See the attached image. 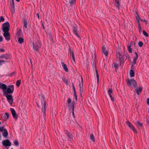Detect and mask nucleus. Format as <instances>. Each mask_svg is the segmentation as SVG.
I'll use <instances>...</instances> for the list:
<instances>
[{"label": "nucleus", "instance_id": "51", "mask_svg": "<svg viewBox=\"0 0 149 149\" xmlns=\"http://www.w3.org/2000/svg\"><path fill=\"white\" fill-rule=\"evenodd\" d=\"M132 130L134 132L136 133H137V131H136V129H135V127Z\"/></svg>", "mask_w": 149, "mask_h": 149}, {"label": "nucleus", "instance_id": "26", "mask_svg": "<svg viewBox=\"0 0 149 149\" xmlns=\"http://www.w3.org/2000/svg\"><path fill=\"white\" fill-rule=\"evenodd\" d=\"M130 74L131 77H133L134 76V73L133 70H131L130 71Z\"/></svg>", "mask_w": 149, "mask_h": 149}, {"label": "nucleus", "instance_id": "64", "mask_svg": "<svg viewBox=\"0 0 149 149\" xmlns=\"http://www.w3.org/2000/svg\"><path fill=\"white\" fill-rule=\"evenodd\" d=\"M134 127L133 126H132V127L131 128H130V129H131V130H132L133 129H134Z\"/></svg>", "mask_w": 149, "mask_h": 149}, {"label": "nucleus", "instance_id": "42", "mask_svg": "<svg viewBox=\"0 0 149 149\" xmlns=\"http://www.w3.org/2000/svg\"><path fill=\"white\" fill-rule=\"evenodd\" d=\"M112 68H115L116 71L118 68V66H112Z\"/></svg>", "mask_w": 149, "mask_h": 149}, {"label": "nucleus", "instance_id": "23", "mask_svg": "<svg viewBox=\"0 0 149 149\" xmlns=\"http://www.w3.org/2000/svg\"><path fill=\"white\" fill-rule=\"evenodd\" d=\"M126 123L127 126L130 128H131L133 126V125L129 121H127Z\"/></svg>", "mask_w": 149, "mask_h": 149}, {"label": "nucleus", "instance_id": "12", "mask_svg": "<svg viewBox=\"0 0 149 149\" xmlns=\"http://www.w3.org/2000/svg\"><path fill=\"white\" fill-rule=\"evenodd\" d=\"M73 32L77 36L79 37V35L77 33V26H74L73 27Z\"/></svg>", "mask_w": 149, "mask_h": 149}, {"label": "nucleus", "instance_id": "4", "mask_svg": "<svg viewBox=\"0 0 149 149\" xmlns=\"http://www.w3.org/2000/svg\"><path fill=\"white\" fill-rule=\"evenodd\" d=\"M10 26L8 22H7L3 24L2 26V30L3 32H8Z\"/></svg>", "mask_w": 149, "mask_h": 149}, {"label": "nucleus", "instance_id": "13", "mask_svg": "<svg viewBox=\"0 0 149 149\" xmlns=\"http://www.w3.org/2000/svg\"><path fill=\"white\" fill-rule=\"evenodd\" d=\"M142 87H140L139 88H136L135 89V91L137 94L139 95V93H141L142 91Z\"/></svg>", "mask_w": 149, "mask_h": 149}, {"label": "nucleus", "instance_id": "58", "mask_svg": "<svg viewBox=\"0 0 149 149\" xmlns=\"http://www.w3.org/2000/svg\"><path fill=\"white\" fill-rule=\"evenodd\" d=\"M0 51H1L2 52H4V49L3 48L0 49Z\"/></svg>", "mask_w": 149, "mask_h": 149}, {"label": "nucleus", "instance_id": "33", "mask_svg": "<svg viewBox=\"0 0 149 149\" xmlns=\"http://www.w3.org/2000/svg\"><path fill=\"white\" fill-rule=\"evenodd\" d=\"M112 93V89L111 88H109L108 90V93L109 96L111 95V94Z\"/></svg>", "mask_w": 149, "mask_h": 149}, {"label": "nucleus", "instance_id": "9", "mask_svg": "<svg viewBox=\"0 0 149 149\" xmlns=\"http://www.w3.org/2000/svg\"><path fill=\"white\" fill-rule=\"evenodd\" d=\"M3 35L7 41H9L10 40V38L9 37L10 34L8 32H4Z\"/></svg>", "mask_w": 149, "mask_h": 149}, {"label": "nucleus", "instance_id": "21", "mask_svg": "<svg viewBox=\"0 0 149 149\" xmlns=\"http://www.w3.org/2000/svg\"><path fill=\"white\" fill-rule=\"evenodd\" d=\"M65 133L67 135L69 139H71L72 138V134H70L68 131H66L65 132Z\"/></svg>", "mask_w": 149, "mask_h": 149}, {"label": "nucleus", "instance_id": "15", "mask_svg": "<svg viewBox=\"0 0 149 149\" xmlns=\"http://www.w3.org/2000/svg\"><path fill=\"white\" fill-rule=\"evenodd\" d=\"M92 58L93 59V60L94 61L96 58V55L95 53H94V54H92ZM92 64L93 65H95L96 64V62L95 61H94L93 62H92Z\"/></svg>", "mask_w": 149, "mask_h": 149}, {"label": "nucleus", "instance_id": "45", "mask_svg": "<svg viewBox=\"0 0 149 149\" xmlns=\"http://www.w3.org/2000/svg\"><path fill=\"white\" fill-rule=\"evenodd\" d=\"M74 102L73 101H72V110H74Z\"/></svg>", "mask_w": 149, "mask_h": 149}, {"label": "nucleus", "instance_id": "25", "mask_svg": "<svg viewBox=\"0 0 149 149\" xmlns=\"http://www.w3.org/2000/svg\"><path fill=\"white\" fill-rule=\"evenodd\" d=\"M127 46L128 51L129 52L131 53L132 52V48L131 47V45H129L128 44L127 45Z\"/></svg>", "mask_w": 149, "mask_h": 149}, {"label": "nucleus", "instance_id": "37", "mask_svg": "<svg viewBox=\"0 0 149 149\" xmlns=\"http://www.w3.org/2000/svg\"><path fill=\"white\" fill-rule=\"evenodd\" d=\"M143 35L146 37H148V34L144 31H143Z\"/></svg>", "mask_w": 149, "mask_h": 149}, {"label": "nucleus", "instance_id": "28", "mask_svg": "<svg viewBox=\"0 0 149 149\" xmlns=\"http://www.w3.org/2000/svg\"><path fill=\"white\" fill-rule=\"evenodd\" d=\"M115 5L116 6L118 7L119 8L120 6V3L118 1L116 0V3H115Z\"/></svg>", "mask_w": 149, "mask_h": 149}, {"label": "nucleus", "instance_id": "54", "mask_svg": "<svg viewBox=\"0 0 149 149\" xmlns=\"http://www.w3.org/2000/svg\"><path fill=\"white\" fill-rule=\"evenodd\" d=\"M97 84H98L99 83V76H97Z\"/></svg>", "mask_w": 149, "mask_h": 149}, {"label": "nucleus", "instance_id": "63", "mask_svg": "<svg viewBox=\"0 0 149 149\" xmlns=\"http://www.w3.org/2000/svg\"><path fill=\"white\" fill-rule=\"evenodd\" d=\"M74 110H72V114H73V115L74 117Z\"/></svg>", "mask_w": 149, "mask_h": 149}, {"label": "nucleus", "instance_id": "10", "mask_svg": "<svg viewBox=\"0 0 149 149\" xmlns=\"http://www.w3.org/2000/svg\"><path fill=\"white\" fill-rule=\"evenodd\" d=\"M6 88L7 86L5 84L0 82V88L3 90V92Z\"/></svg>", "mask_w": 149, "mask_h": 149}, {"label": "nucleus", "instance_id": "34", "mask_svg": "<svg viewBox=\"0 0 149 149\" xmlns=\"http://www.w3.org/2000/svg\"><path fill=\"white\" fill-rule=\"evenodd\" d=\"M63 68L66 72H68V70L67 67V66H62Z\"/></svg>", "mask_w": 149, "mask_h": 149}, {"label": "nucleus", "instance_id": "52", "mask_svg": "<svg viewBox=\"0 0 149 149\" xmlns=\"http://www.w3.org/2000/svg\"><path fill=\"white\" fill-rule=\"evenodd\" d=\"M132 130L134 132L136 133H137V131H136V129H135V127Z\"/></svg>", "mask_w": 149, "mask_h": 149}, {"label": "nucleus", "instance_id": "62", "mask_svg": "<svg viewBox=\"0 0 149 149\" xmlns=\"http://www.w3.org/2000/svg\"><path fill=\"white\" fill-rule=\"evenodd\" d=\"M65 83L66 85H67L68 84V82L67 81H65Z\"/></svg>", "mask_w": 149, "mask_h": 149}, {"label": "nucleus", "instance_id": "5", "mask_svg": "<svg viewBox=\"0 0 149 149\" xmlns=\"http://www.w3.org/2000/svg\"><path fill=\"white\" fill-rule=\"evenodd\" d=\"M46 102L45 101L44 102L43 105L42 107V112L43 117L45 119L46 118Z\"/></svg>", "mask_w": 149, "mask_h": 149}, {"label": "nucleus", "instance_id": "3", "mask_svg": "<svg viewBox=\"0 0 149 149\" xmlns=\"http://www.w3.org/2000/svg\"><path fill=\"white\" fill-rule=\"evenodd\" d=\"M126 82L128 86H131L132 85L134 88L137 86L136 82L134 78L130 79H128L127 80Z\"/></svg>", "mask_w": 149, "mask_h": 149}, {"label": "nucleus", "instance_id": "46", "mask_svg": "<svg viewBox=\"0 0 149 149\" xmlns=\"http://www.w3.org/2000/svg\"><path fill=\"white\" fill-rule=\"evenodd\" d=\"M79 90H80V94L81 95V97L82 93V92H83V89L82 88V89H79Z\"/></svg>", "mask_w": 149, "mask_h": 149}, {"label": "nucleus", "instance_id": "16", "mask_svg": "<svg viewBox=\"0 0 149 149\" xmlns=\"http://www.w3.org/2000/svg\"><path fill=\"white\" fill-rule=\"evenodd\" d=\"M10 10L12 13H14L15 12V5L14 3H11V5Z\"/></svg>", "mask_w": 149, "mask_h": 149}, {"label": "nucleus", "instance_id": "7", "mask_svg": "<svg viewBox=\"0 0 149 149\" xmlns=\"http://www.w3.org/2000/svg\"><path fill=\"white\" fill-rule=\"evenodd\" d=\"M70 53L72 58V63L73 65L76 64L74 53L73 51L71 49L70 50Z\"/></svg>", "mask_w": 149, "mask_h": 149}, {"label": "nucleus", "instance_id": "48", "mask_svg": "<svg viewBox=\"0 0 149 149\" xmlns=\"http://www.w3.org/2000/svg\"><path fill=\"white\" fill-rule=\"evenodd\" d=\"M72 88H73V91H74V93H76V92L75 89V87H74V85L73 83H72Z\"/></svg>", "mask_w": 149, "mask_h": 149}, {"label": "nucleus", "instance_id": "39", "mask_svg": "<svg viewBox=\"0 0 149 149\" xmlns=\"http://www.w3.org/2000/svg\"><path fill=\"white\" fill-rule=\"evenodd\" d=\"M137 125L140 127H141L143 125L139 121H137Z\"/></svg>", "mask_w": 149, "mask_h": 149}, {"label": "nucleus", "instance_id": "32", "mask_svg": "<svg viewBox=\"0 0 149 149\" xmlns=\"http://www.w3.org/2000/svg\"><path fill=\"white\" fill-rule=\"evenodd\" d=\"M90 139L93 142L95 141V139L94 137V136L93 134H91L90 135Z\"/></svg>", "mask_w": 149, "mask_h": 149}, {"label": "nucleus", "instance_id": "31", "mask_svg": "<svg viewBox=\"0 0 149 149\" xmlns=\"http://www.w3.org/2000/svg\"><path fill=\"white\" fill-rule=\"evenodd\" d=\"M24 41V39L22 38H19L18 41L20 43H22Z\"/></svg>", "mask_w": 149, "mask_h": 149}, {"label": "nucleus", "instance_id": "6", "mask_svg": "<svg viewBox=\"0 0 149 149\" xmlns=\"http://www.w3.org/2000/svg\"><path fill=\"white\" fill-rule=\"evenodd\" d=\"M2 143L3 145L6 147L10 146L11 145V143L8 139L3 140Z\"/></svg>", "mask_w": 149, "mask_h": 149}, {"label": "nucleus", "instance_id": "19", "mask_svg": "<svg viewBox=\"0 0 149 149\" xmlns=\"http://www.w3.org/2000/svg\"><path fill=\"white\" fill-rule=\"evenodd\" d=\"M3 117L4 118V120L5 121L9 117V113L7 112L5 113Z\"/></svg>", "mask_w": 149, "mask_h": 149}, {"label": "nucleus", "instance_id": "61", "mask_svg": "<svg viewBox=\"0 0 149 149\" xmlns=\"http://www.w3.org/2000/svg\"><path fill=\"white\" fill-rule=\"evenodd\" d=\"M138 55H136V57H135V58H134V59H137L138 58Z\"/></svg>", "mask_w": 149, "mask_h": 149}, {"label": "nucleus", "instance_id": "24", "mask_svg": "<svg viewBox=\"0 0 149 149\" xmlns=\"http://www.w3.org/2000/svg\"><path fill=\"white\" fill-rule=\"evenodd\" d=\"M67 102L68 104V106H69V108H71V100L70 98H69L67 100Z\"/></svg>", "mask_w": 149, "mask_h": 149}, {"label": "nucleus", "instance_id": "30", "mask_svg": "<svg viewBox=\"0 0 149 149\" xmlns=\"http://www.w3.org/2000/svg\"><path fill=\"white\" fill-rule=\"evenodd\" d=\"M81 84L80 83L79 85V87L80 89L83 88H82L81 86H83V78L82 77V76H81Z\"/></svg>", "mask_w": 149, "mask_h": 149}, {"label": "nucleus", "instance_id": "44", "mask_svg": "<svg viewBox=\"0 0 149 149\" xmlns=\"http://www.w3.org/2000/svg\"><path fill=\"white\" fill-rule=\"evenodd\" d=\"M95 72H96V77H97V76H99V74L98 73L97 70V69L96 67V66H95Z\"/></svg>", "mask_w": 149, "mask_h": 149}, {"label": "nucleus", "instance_id": "38", "mask_svg": "<svg viewBox=\"0 0 149 149\" xmlns=\"http://www.w3.org/2000/svg\"><path fill=\"white\" fill-rule=\"evenodd\" d=\"M16 74V72L15 71H14L12 72L10 74H9V75L11 77H12L13 76L15 75Z\"/></svg>", "mask_w": 149, "mask_h": 149}, {"label": "nucleus", "instance_id": "29", "mask_svg": "<svg viewBox=\"0 0 149 149\" xmlns=\"http://www.w3.org/2000/svg\"><path fill=\"white\" fill-rule=\"evenodd\" d=\"M76 0H70L69 3L71 6L74 4L75 2L76 1Z\"/></svg>", "mask_w": 149, "mask_h": 149}, {"label": "nucleus", "instance_id": "41", "mask_svg": "<svg viewBox=\"0 0 149 149\" xmlns=\"http://www.w3.org/2000/svg\"><path fill=\"white\" fill-rule=\"evenodd\" d=\"M138 45L140 47H141L143 45V43L141 41H140L138 43Z\"/></svg>", "mask_w": 149, "mask_h": 149}, {"label": "nucleus", "instance_id": "35", "mask_svg": "<svg viewBox=\"0 0 149 149\" xmlns=\"http://www.w3.org/2000/svg\"><path fill=\"white\" fill-rule=\"evenodd\" d=\"M6 129L4 128V126H3L1 127H0V132H3Z\"/></svg>", "mask_w": 149, "mask_h": 149}, {"label": "nucleus", "instance_id": "2", "mask_svg": "<svg viewBox=\"0 0 149 149\" xmlns=\"http://www.w3.org/2000/svg\"><path fill=\"white\" fill-rule=\"evenodd\" d=\"M127 54H125L123 55H122L119 52H117V56L119 58L120 64V65L124 64L125 62L124 61V59L125 57L126 58L127 57Z\"/></svg>", "mask_w": 149, "mask_h": 149}, {"label": "nucleus", "instance_id": "36", "mask_svg": "<svg viewBox=\"0 0 149 149\" xmlns=\"http://www.w3.org/2000/svg\"><path fill=\"white\" fill-rule=\"evenodd\" d=\"M13 143L16 146H17L19 145V142L18 141H15Z\"/></svg>", "mask_w": 149, "mask_h": 149}, {"label": "nucleus", "instance_id": "20", "mask_svg": "<svg viewBox=\"0 0 149 149\" xmlns=\"http://www.w3.org/2000/svg\"><path fill=\"white\" fill-rule=\"evenodd\" d=\"M24 24V28L25 29L27 28V22L25 19H24L23 21Z\"/></svg>", "mask_w": 149, "mask_h": 149}, {"label": "nucleus", "instance_id": "18", "mask_svg": "<svg viewBox=\"0 0 149 149\" xmlns=\"http://www.w3.org/2000/svg\"><path fill=\"white\" fill-rule=\"evenodd\" d=\"M2 135L4 137H6L8 135V133L6 129H5L2 133Z\"/></svg>", "mask_w": 149, "mask_h": 149}, {"label": "nucleus", "instance_id": "59", "mask_svg": "<svg viewBox=\"0 0 149 149\" xmlns=\"http://www.w3.org/2000/svg\"><path fill=\"white\" fill-rule=\"evenodd\" d=\"M140 20H141V21H142L146 22V24L147 23V21L146 20H145V19L142 20V19H140Z\"/></svg>", "mask_w": 149, "mask_h": 149}, {"label": "nucleus", "instance_id": "8", "mask_svg": "<svg viewBox=\"0 0 149 149\" xmlns=\"http://www.w3.org/2000/svg\"><path fill=\"white\" fill-rule=\"evenodd\" d=\"M10 110L13 118L17 120L18 117L15 109L13 108H10Z\"/></svg>", "mask_w": 149, "mask_h": 149}, {"label": "nucleus", "instance_id": "40", "mask_svg": "<svg viewBox=\"0 0 149 149\" xmlns=\"http://www.w3.org/2000/svg\"><path fill=\"white\" fill-rule=\"evenodd\" d=\"M138 25L139 28V31L140 33H141L142 31L141 28V26H140V24H138Z\"/></svg>", "mask_w": 149, "mask_h": 149}, {"label": "nucleus", "instance_id": "27", "mask_svg": "<svg viewBox=\"0 0 149 149\" xmlns=\"http://www.w3.org/2000/svg\"><path fill=\"white\" fill-rule=\"evenodd\" d=\"M21 80L20 79L18 80L16 82V85L18 87H19L21 84Z\"/></svg>", "mask_w": 149, "mask_h": 149}, {"label": "nucleus", "instance_id": "47", "mask_svg": "<svg viewBox=\"0 0 149 149\" xmlns=\"http://www.w3.org/2000/svg\"><path fill=\"white\" fill-rule=\"evenodd\" d=\"M74 93V98H75V99L77 101V95L76 93Z\"/></svg>", "mask_w": 149, "mask_h": 149}, {"label": "nucleus", "instance_id": "22", "mask_svg": "<svg viewBox=\"0 0 149 149\" xmlns=\"http://www.w3.org/2000/svg\"><path fill=\"white\" fill-rule=\"evenodd\" d=\"M136 20L137 22V23L138 24H140V21L139 20L140 19V18L139 15L137 13H136Z\"/></svg>", "mask_w": 149, "mask_h": 149}, {"label": "nucleus", "instance_id": "57", "mask_svg": "<svg viewBox=\"0 0 149 149\" xmlns=\"http://www.w3.org/2000/svg\"><path fill=\"white\" fill-rule=\"evenodd\" d=\"M147 103L148 105H149V98H148L147 99Z\"/></svg>", "mask_w": 149, "mask_h": 149}, {"label": "nucleus", "instance_id": "60", "mask_svg": "<svg viewBox=\"0 0 149 149\" xmlns=\"http://www.w3.org/2000/svg\"><path fill=\"white\" fill-rule=\"evenodd\" d=\"M36 15H37V16L38 19H40V17H39V14L38 13H37L36 14Z\"/></svg>", "mask_w": 149, "mask_h": 149}, {"label": "nucleus", "instance_id": "55", "mask_svg": "<svg viewBox=\"0 0 149 149\" xmlns=\"http://www.w3.org/2000/svg\"><path fill=\"white\" fill-rule=\"evenodd\" d=\"M111 99V100L112 101H114V98L113 97H112V95H111L110 96H109Z\"/></svg>", "mask_w": 149, "mask_h": 149}, {"label": "nucleus", "instance_id": "17", "mask_svg": "<svg viewBox=\"0 0 149 149\" xmlns=\"http://www.w3.org/2000/svg\"><path fill=\"white\" fill-rule=\"evenodd\" d=\"M38 42L37 43H36L35 44H34L33 45V48L35 51H38Z\"/></svg>", "mask_w": 149, "mask_h": 149}, {"label": "nucleus", "instance_id": "50", "mask_svg": "<svg viewBox=\"0 0 149 149\" xmlns=\"http://www.w3.org/2000/svg\"><path fill=\"white\" fill-rule=\"evenodd\" d=\"M135 43L134 42H132V41L130 44V45H131V47L133 45H135Z\"/></svg>", "mask_w": 149, "mask_h": 149}, {"label": "nucleus", "instance_id": "56", "mask_svg": "<svg viewBox=\"0 0 149 149\" xmlns=\"http://www.w3.org/2000/svg\"><path fill=\"white\" fill-rule=\"evenodd\" d=\"M3 38L2 36H0V42H1L3 41Z\"/></svg>", "mask_w": 149, "mask_h": 149}, {"label": "nucleus", "instance_id": "1", "mask_svg": "<svg viewBox=\"0 0 149 149\" xmlns=\"http://www.w3.org/2000/svg\"><path fill=\"white\" fill-rule=\"evenodd\" d=\"M14 91V86L13 85L9 86V87L6 88L3 92V95L6 97L8 102L10 104H12L13 101L12 96L8 94H12Z\"/></svg>", "mask_w": 149, "mask_h": 149}, {"label": "nucleus", "instance_id": "49", "mask_svg": "<svg viewBox=\"0 0 149 149\" xmlns=\"http://www.w3.org/2000/svg\"><path fill=\"white\" fill-rule=\"evenodd\" d=\"M136 59H133V65H135L136 63Z\"/></svg>", "mask_w": 149, "mask_h": 149}, {"label": "nucleus", "instance_id": "14", "mask_svg": "<svg viewBox=\"0 0 149 149\" xmlns=\"http://www.w3.org/2000/svg\"><path fill=\"white\" fill-rule=\"evenodd\" d=\"M0 58L1 59L4 58L6 59H7L9 58L10 56L7 54H2L0 56Z\"/></svg>", "mask_w": 149, "mask_h": 149}, {"label": "nucleus", "instance_id": "11", "mask_svg": "<svg viewBox=\"0 0 149 149\" xmlns=\"http://www.w3.org/2000/svg\"><path fill=\"white\" fill-rule=\"evenodd\" d=\"M102 48L103 54L105 55L106 56H107L108 54V52L107 50H106L105 46H103L102 47Z\"/></svg>", "mask_w": 149, "mask_h": 149}, {"label": "nucleus", "instance_id": "53", "mask_svg": "<svg viewBox=\"0 0 149 149\" xmlns=\"http://www.w3.org/2000/svg\"><path fill=\"white\" fill-rule=\"evenodd\" d=\"M4 62V61L3 60H0V65L2 64V63Z\"/></svg>", "mask_w": 149, "mask_h": 149}, {"label": "nucleus", "instance_id": "43", "mask_svg": "<svg viewBox=\"0 0 149 149\" xmlns=\"http://www.w3.org/2000/svg\"><path fill=\"white\" fill-rule=\"evenodd\" d=\"M4 20V18L3 17V16H1L0 17V22H3Z\"/></svg>", "mask_w": 149, "mask_h": 149}]
</instances>
